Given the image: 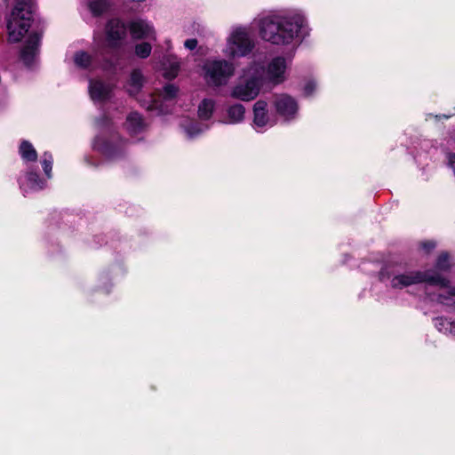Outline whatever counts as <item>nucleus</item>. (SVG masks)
Masks as SVG:
<instances>
[{
    "label": "nucleus",
    "instance_id": "obj_1",
    "mask_svg": "<svg viewBox=\"0 0 455 455\" xmlns=\"http://www.w3.org/2000/svg\"><path fill=\"white\" fill-rule=\"evenodd\" d=\"M302 28L303 20L299 17H266L260 20L259 35L263 40L273 44L285 45L291 44L295 37L299 36Z\"/></svg>",
    "mask_w": 455,
    "mask_h": 455
},
{
    "label": "nucleus",
    "instance_id": "obj_2",
    "mask_svg": "<svg viewBox=\"0 0 455 455\" xmlns=\"http://www.w3.org/2000/svg\"><path fill=\"white\" fill-rule=\"evenodd\" d=\"M34 4L32 0H15L14 6L6 19L8 41L19 43L28 32L33 21Z\"/></svg>",
    "mask_w": 455,
    "mask_h": 455
},
{
    "label": "nucleus",
    "instance_id": "obj_3",
    "mask_svg": "<svg viewBox=\"0 0 455 455\" xmlns=\"http://www.w3.org/2000/svg\"><path fill=\"white\" fill-rule=\"evenodd\" d=\"M126 140L118 132H111L108 136H97L93 148L108 160L123 158L125 156Z\"/></svg>",
    "mask_w": 455,
    "mask_h": 455
},
{
    "label": "nucleus",
    "instance_id": "obj_4",
    "mask_svg": "<svg viewBox=\"0 0 455 455\" xmlns=\"http://www.w3.org/2000/svg\"><path fill=\"white\" fill-rule=\"evenodd\" d=\"M203 69L206 82L213 86H221L234 75V65L226 60L207 61Z\"/></svg>",
    "mask_w": 455,
    "mask_h": 455
},
{
    "label": "nucleus",
    "instance_id": "obj_5",
    "mask_svg": "<svg viewBox=\"0 0 455 455\" xmlns=\"http://www.w3.org/2000/svg\"><path fill=\"white\" fill-rule=\"evenodd\" d=\"M427 283L446 285V281L439 275H429L427 272L415 270L404 274L395 275L391 279L394 289H403L413 284Z\"/></svg>",
    "mask_w": 455,
    "mask_h": 455
},
{
    "label": "nucleus",
    "instance_id": "obj_6",
    "mask_svg": "<svg viewBox=\"0 0 455 455\" xmlns=\"http://www.w3.org/2000/svg\"><path fill=\"white\" fill-rule=\"evenodd\" d=\"M128 26L120 18H111L105 25V34L109 48L116 49L126 37Z\"/></svg>",
    "mask_w": 455,
    "mask_h": 455
},
{
    "label": "nucleus",
    "instance_id": "obj_7",
    "mask_svg": "<svg viewBox=\"0 0 455 455\" xmlns=\"http://www.w3.org/2000/svg\"><path fill=\"white\" fill-rule=\"evenodd\" d=\"M42 33L32 32L28 35L23 46L20 51V60L25 67L30 68L39 54Z\"/></svg>",
    "mask_w": 455,
    "mask_h": 455
},
{
    "label": "nucleus",
    "instance_id": "obj_8",
    "mask_svg": "<svg viewBox=\"0 0 455 455\" xmlns=\"http://www.w3.org/2000/svg\"><path fill=\"white\" fill-rule=\"evenodd\" d=\"M254 42L243 29L235 30L231 36L230 53L233 57H243L251 52Z\"/></svg>",
    "mask_w": 455,
    "mask_h": 455
},
{
    "label": "nucleus",
    "instance_id": "obj_9",
    "mask_svg": "<svg viewBox=\"0 0 455 455\" xmlns=\"http://www.w3.org/2000/svg\"><path fill=\"white\" fill-rule=\"evenodd\" d=\"M261 84V80L259 77L251 76L243 84L235 85L230 95L234 99L243 101L252 100L259 95Z\"/></svg>",
    "mask_w": 455,
    "mask_h": 455
},
{
    "label": "nucleus",
    "instance_id": "obj_10",
    "mask_svg": "<svg viewBox=\"0 0 455 455\" xmlns=\"http://www.w3.org/2000/svg\"><path fill=\"white\" fill-rule=\"evenodd\" d=\"M451 256L448 251H442L437 256L434 267L427 269L424 272H427L429 275H439L441 278L446 281V285L443 284H430V286H439L441 288L450 287L451 281L449 278L442 275V273H449L451 270Z\"/></svg>",
    "mask_w": 455,
    "mask_h": 455
},
{
    "label": "nucleus",
    "instance_id": "obj_11",
    "mask_svg": "<svg viewBox=\"0 0 455 455\" xmlns=\"http://www.w3.org/2000/svg\"><path fill=\"white\" fill-rule=\"evenodd\" d=\"M274 104L277 114L287 120L293 118L298 111L296 100L288 94L277 96Z\"/></svg>",
    "mask_w": 455,
    "mask_h": 455
},
{
    "label": "nucleus",
    "instance_id": "obj_12",
    "mask_svg": "<svg viewBox=\"0 0 455 455\" xmlns=\"http://www.w3.org/2000/svg\"><path fill=\"white\" fill-rule=\"evenodd\" d=\"M286 60L283 57L274 58L267 65V76L273 84H279L284 81Z\"/></svg>",
    "mask_w": 455,
    "mask_h": 455
},
{
    "label": "nucleus",
    "instance_id": "obj_13",
    "mask_svg": "<svg viewBox=\"0 0 455 455\" xmlns=\"http://www.w3.org/2000/svg\"><path fill=\"white\" fill-rule=\"evenodd\" d=\"M90 96L93 100L106 101L110 98L111 89L102 81H90L89 85Z\"/></svg>",
    "mask_w": 455,
    "mask_h": 455
},
{
    "label": "nucleus",
    "instance_id": "obj_14",
    "mask_svg": "<svg viewBox=\"0 0 455 455\" xmlns=\"http://www.w3.org/2000/svg\"><path fill=\"white\" fill-rule=\"evenodd\" d=\"M145 83V77L140 68H134L130 74V78L128 81L129 88L127 90L129 95L136 96L138 95Z\"/></svg>",
    "mask_w": 455,
    "mask_h": 455
},
{
    "label": "nucleus",
    "instance_id": "obj_15",
    "mask_svg": "<svg viewBox=\"0 0 455 455\" xmlns=\"http://www.w3.org/2000/svg\"><path fill=\"white\" fill-rule=\"evenodd\" d=\"M128 28L132 37L137 40L148 37L151 31V27L142 20L131 21Z\"/></svg>",
    "mask_w": 455,
    "mask_h": 455
},
{
    "label": "nucleus",
    "instance_id": "obj_16",
    "mask_svg": "<svg viewBox=\"0 0 455 455\" xmlns=\"http://www.w3.org/2000/svg\"><path fill=\"white\" fill-rule=\"evenodd\" d=\"M114 6L112 0H89L88 9L92 15L99 18L108 12Z\"/></svg>",
    "mask_w": 455,
    "mask_h": 455
},
{
    "label": "nucleus",
    "instance_id": "obj_17",
    "mask_svg": "<svg viewBox=\"0 0 455 455\" xmlns=\"http://www.w3.org/2000/svg\"><path fill=\"white\" fill-rule=\"evenodd\" d=\"M267 104L264 100H258L253 106V123L258 127L265 126L268 122V115L267 109Z\"/></svg>",
    "mask_w": 455,
    "mask_h": 455
},
{
    "label": "nucleus",
    "instance_id": "obj_18",
    "mask_svg": "<svg viewBox=\"0 0 455 455\" xmlns=\"http://www.w3.org/2000/svg\"><path fill=\"white\" fill-rule=\"evenodd\" d=\"M127 129L131 133H140L145 128V122L142 116L138 112H132L126 118Z\"/></svg>",
    "mask_w": 455,
    "mask_h": 455
},
{
    "label": "nucleus",
    "instance_id": "obj_19",
    "mask_svg": "<svg viewBox=\"0 0 455 455\" xmlns=\"http://www.w3.org/2000/svg\"><path fill=\"white\" fill-rule=\"evenodd\" d=\"M108 54H110V52L107 49H102L99 52L101 60V68L106 71L116 69L118 64L117 54L112 53L110 57Z\"/></svg>",
    "mask_w": 455,
    "mask_h": 455
},
{
    "label": "nucleus",
    "instance_id": "obj_20",
    "mask_svg": "<svg viewBox=\"0 0 455 455\" xmlns=\"http://www.w3.org/2000/svg\"><path fill=\"white\" fill-rule=\"evenodd\" d=\"M19 154L22 160L26 162H36L37 160V152L28 140H23L20 142Z\"/></svg>",
    "mask_w": 455,
    "mask_h": 455
},
{
    "label": "nucleus",
    "instance_id": "obj_21",
    "mask_svg": "<svg viewBox=\"0 0 455 455\" xmlns=\"http://www.w3.org/2000/svg\"><path fill=\"white\" fill-rule=\"evenodd\" d=\"M214 110V101L211 99H204L198 106V116L202 120H209Z\"/></svg>",
    "mask_w": 455,
    "mask_h": 455
},
{
    "label": "nucleus",
    "instance_id": "obj_22",
    "mask_svg": "<svg viewBox=\"0 0 455 455\" xmlns=\"http://www.w3.org/2000/svg\"><path fill=\"white\" fill-rule=\"evenodd\" d=\"M227 113L229 118V122L235 124L241 122L243 119L245 108L242 104L236 103L228 107Z\"/></svg>",
    "mask_w": 455,
    "mask_h": 455
},
{
    "label": "nucleus",
    "instance_id": "obj_23",
    "mask_svg": "<svg viewBox=\"0 0 455 455\" xmlns=\"http://www.w3.org/2000/svg\"><path fill=\"white\" fill-rule=\"evenodd\" d=\"M28 186L32 190H41L45 187V180L40 178L39 174L36 171H29L26 175Z\"/></svg>",
    "mask_w": 455,
    "mask_h": 455
},
{
    "label": "nucleus",
    "instance_id": "obj_24",
    "mask_svg": "<svg viewBox=\"0 0 455 455\" xmlns=\"http://www.w3.org/2000/svg\"><path fill=\"white\" fill-rule=\"evenodd\" d=\"M74 61L77 67L86 69L92 64V56L84 51H79L76 52Z\"/></svg>",
    "mask_w": 455,
    "mask_h": 455
},
{
    "label": "nucleus",
    "instance_id": "obj_25",
    "mask_svg": "<svg viewBox=\"0 0 455 455\" xmlns=\"http://www.w3.org/2000/svg\"><path fill=\"white\" fill-rule=\"evenodd\" d=\"M152 46L148 42L137 44L134 47V53L140 59H146L151 54Z\"/></svg>",
    "mask_w": 455,
    "mask_h": 455
},
{
    "label": "nucleus",
    "instance_id": "obj_26",
    "mask_svg": "<svg viewBox=\"0 0 455 455\" xmlns=\"http://www.w3.org/2000/svg\"><path fill=\"white\" fill-rule=\"evenodd\" d=\"M53 157L52 155L49 152H44L42 160V167L43 170L47 176V178L52 177V170Z\"/></svg>",
    "mask_w": 455,
    "mask_h": 455
},
{
    "label": "nucleus",
    "instance_id": "obj_27",
    "mask_svg": "<svg viewBox=\"0 0 455 455\" xmlns=\"http://www.w3.org/2000/svg\"><path fill=\"white\" fill-rule=\"evenodd\" d=\"M179 92V87L173 84H166L163 88V98L165 100L175 99Z\"/></svg>",
    "mask_w": 455,
    "mask_h": 455
},
{
    "label": "nucleus",
    "instance_id": "obj_28",
    "mask_svg": "<svg viewBox=\"0 0 455 455\" xmlns=\"http://www.w3.org/2000/svg\"><path fill=\"white\" fill-rule=\"evenodd\" d=\"M180 68L179 62L171 63L169 68L164 70V77L168 80L176 78L179 74Z\"/></svg>",
    "mask_w": 455,
    "mask_h": 455
},
{
    "label": "nucleus",
    "instance_id": "obj_29",
    "mask_svg": "<svg viewBox=\"0 0 455 455\" xmlns=\"http://www.w3.org/2000/svg\"><path fill=\"white\" fill-rule=\"evenodd\" d=\"M436 247V243L433 240H425L419 243V248L426 253L430 254Z\"/></svg>",
    "mask_w": 455,
    "mask_h": 455
},
{
    "label": "nucleus",
    "instance_id": "obj_30",
    "mask_svg": "<svg viewBox=\"0 0 455 455\" xmlns=\"http://www.w3.org/2000/svg\"><path fill=\"white\" fill-rule=\"evenodd\" d=\"M393 273L389 269V266L387 264L383 266L379 272V279L380 282H384L392 277Z\"/></svg>",
    "mask_w": 455,
    "mask_h": 455
},
{
    "label": "nucleus",
    "instance_id": "obj_31",
    "mask_svg": "<svg viewBox=\"0 0 455 455\" xmlns=\"http://www.w3.org/2000/svg\"><path fill=\"white\" fill-rule=\"evenodd\" d=\"M316 87V84L314 81H308L304 86V95L308 97L313 94Z\"/></svg>",
    "mask_w": 455,
    "mask_h": 455
},
{
    "label": "nucleus",
    "instance_id": "obj_32",
    "mask_svg": "<svg viewBox=\"0 0 455 455\" xmlns=\"http://www.w3.org/2000/svg\"><path fill=\"white\" fill-rule=\"evenodd\" d=\"M197 40L196 38L187 39L184 43V46L188 50H195L197 46Z\"/></svg>",
    "mask_w": 455,
    "mask_h": 455
},
{
    "label": "nucleus",
    "instance_id": "obj_33",
    "mask_svg": "<svg viewBox=\"0 0 455 455\" xmlns=\"http://www.w3.org/2000/svg\"><path fill=\"white\" fill-rule=\"evenodd\" d=\"M449 288V291H448V296H444V295H439V297L441 299H448L449 297H455V287H448Z\"/></svg>",
    "mask_w": 455,
    "mask_h": 455
},
{
    "label": "nucleus",
    "instance_id": "obj_34",
    "mask_svg": "<svg viewBox=\"0 0 455 455\" xmlns=\"http://www.w3.org/2000/svg\"><path fill=\"white\" fill-rule=\"evenodd\" d=\"M451 116H452V115H445V114H443V115H436V116H435V118L436 120H442V119H449Z\"/></svg>",
    "mask_w": 455,
    "mask_h": 455
},
{
    "label": "nucleus",
    "instance_id": "obj_35",
    "mask_svg": "<svg viewBox=\"0 0 455 455\" xmlns=\"http://www.w3.org/2000/svg\"><path fill=\"white\" fill-rule=\"evenodd\" d=\"M445 321L446 319H443V317H437L435 319V325L439 326H443Z\"/></svg>",
    "mask_w": 455,
    "mask_h": 455
},
{
    "label": "nucleus",
    "instance_id": "obj_36",
    "mask_svg": "<svg viewBox=\"0 0 455 455\" xmlns=\"http://www.w3.org/2000/svg\"><path fill=\"white\" fill-rule=\"evenodd\" d=\"M450 139L453 145L455 146V130L452 132H451Z\"/></svg>",
    "mask_w": 455,
    "mask_h": 455
},
{
    "label": "nucleus",
    "instance_id": "obj_37",
    "mask_svg": "<svg viewBox=\"0 0 455 455\" xmlns=\"http://www.w3.org/2000/svg\"><path fill=\"white\" fill-rule=\"evenodd\" d=\"M104 119H105L106 123H108L109 119L107 116H104Z\"/></svg>",
    "mask_w": 455,
    "mask_h": 455
},
{
    "label": "nucleus",
    "instance_id": "obj_38",
    "mask_svg": "<svg viewBox=\"0 0 455 455\" xmlns=\"http://www.w3.org/2000/svg\"><path fill=\"white\" fill-rule=\"evenodd\" d=\"M188 132H189L191 135L195 134V132H194L192 130H189V131H188Z\"/></svg>",
    "mask_w": 455,
    "mask_h": 455
}]
</instances>
